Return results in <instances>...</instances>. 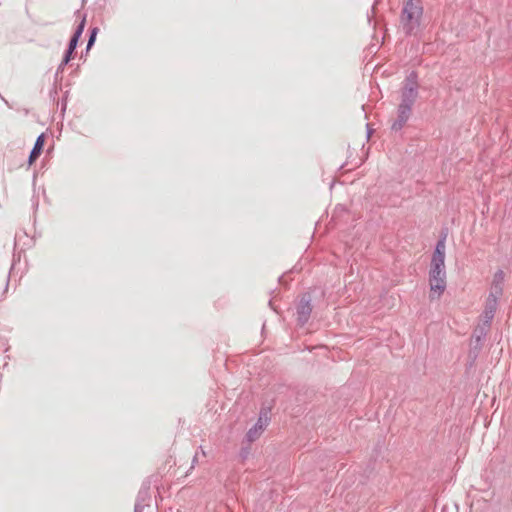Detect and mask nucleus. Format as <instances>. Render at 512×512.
<instances>
[{"label":"nucleus","mask_w":512,"mask_h":512,"mask_svg":"<svg viewBox=\"0 0 512 512\" xmlns=\"http://www.w3.org/2000/svg\"><path fill=\"white\" fill-rule=\"evenodd\" d=\"M412 112V107L408 106L406 104H399L398 111H397V118L392 124V129L394 131L401 130L402 127L406 124L408 119L410 118Z\"/></svg>","instance_id":"nucleus-5"},{"label":"nucleus","mask_w":512,"mask_h":512,"mask_svg":"<svg viewBox=\"0 0 512 512\" xmlns=\"http://www.w3.org/2000/svg\"><path fill=\"white\" fill-rule=\"evenodd\" d=\"M84 27H85V17H82L80 23L78 24L73 36L71 37L70 39V42H69V45H68V49H71L72 51H74L77 47V44H78V41L83 33V30H84Z\"/></svg>","instance_id":"nucleus-8"},{"label":"nucleus","mask_w":512,"mask_h":512,"mask_svg":"<svg viewBox=\"0 0 512 512\" xmlns=\"http://www.w3.org/2000/svg\"><path fill=\"white\" fill-rule=\"evenodd\" d=\"M73 52L71 49H67L65 55H64V58H65V62H69L72 58V55H73Z\"/></svg>","instance_id":"nucleus-14"},{"label":"nucleus","mask_w":512,"mask_h":512,"mask_svg":"<svg viewBox=\"0 0 512 512\" xmlns=\"http://www.w3.org/2000/svg\"><path fill=\"white\" fill-rule=\"evenodd\" d=\"M418 96V76L415 72H411L404 81L401 91V104L413 106Z\"/></svg>","instance_id":"nucleus-3"},{"label":"nucleus","mask_w":512,"mask_h":512,"mask_svg":"<svg viewBox=\"0 0 512 512\" xmlns=\"http://www.w3.org/2000/svg\"><path fill=\"white\" fill-rule=\"evenodd\" d=\"M69 62H65V58H63L61 64L58 67V70H63L64 66H66Z\"/></svg>","instance_id":"nucleus-15"},{"label":"nucleus","mask_w":512,"mask_h":512,"mask_svg":"<svg viewBox=\"0 0 512 512\" xmlns=\"http://www.w3.org/2000/svg\"><path fill=\"white\" fill-rule=\"evenodd\" d=\"M446 236L438 240L429 270V279L446 278L445 270V251H446Z\"/></svg>","instance_id":"nucleus-2"},{"label":"nucleus","mask_w":512,"mask_h":512,"mask_svg":"<svg viewBox=\"0 0 512 512\" xmlns=\"http://www.w3.org/2000/svg\"><path fill=\"white\" fill-rule=\"evenodd\" d=\"M430 298H439L446 289V278L429 279Z\"/></svg>","instance_id":"nucleus-7"},{"label":"nucleus","mask_w":512,"mask_h":512,"mask_svg":"<svg viewBox=\"0 0 512 512\" xmlns=\"http://www.w3.org/2000/svg\"><path fill=\"white\" fill-rule=\"evenodd\" d=\"M423 6L421 0H404L400 22L406 34H414L422 20Z\"/></svg>","instance_id":"nucleus-1"},{"label":"nucleus","mask_w":512,"mask_h":512,"mask_svg":"<svg viewBox=\"0 0 512 512\" xmlns=\"http://www.w3.org/2000/svg\"><path fill=\"white\" fill-rule=\"evenodd\" d=\"M97 30H98L97 28H94V29L91 31V35H90V37H89L88 44H87V48H88V49L93 45V43H94V41H95V37H96V34H97Z\"/></svg>","instance_id":"nucleus-13"},{"label":"nucleus","mask_w":512,"mask_h":512,"mask_svg":"<svg viewBox=\"0 0 512 512\" xmlns=\"http://www.w3.org/2000/svg\"><path fill=\"white\" fill-rule=\"evenodd\" d=\"M503 281H504V272L502 270H499L494 275L491 292H493L497 296L501 295Z\"/></svg>","instance_id":"nucleus-10"},{"label":"nucleus","mask_w":512,"mask_h":512,"mask_svg":"<svg viewBox=\"0 0 512 512\" xmlns=\"http://www.w3.org/2000/svg\"><path fill=\"white\" fill-rule=\"evenodd\" d=\"M312 306L310 299L303 297L297 306V322L299 325H305L311 315Z\"/></svg>","instance_id":"nucleus-6"},{"label":"nucleus","mask_w":512,"mask_h":512,"mask_svg":"<svg viewBox=\"0 0 512 512\" xmlns=\"http://www.w3.org/2000/svg\"><path fill=\"white\" fill-rule=\"evenodd\" d=\"M484 327H485V325H484V322H483L481 325H479V326L475 329L473 336L476 338V340H477V341H480V339L486 335V333H485V334H482V333H481V330H482V328H484Z\"/></svg>","instance_id":"nucleus-12"},{"label":"nucleus","mask_w":512,"mask_h":512,"mask_svg":"<svg viewBox=\"0 0 512 512\" xmlns=\"http://www.w3.org/2000/svg\"><path fill=\"white\" fill-rule=\"evenodd\" d=\"M498 297L499 296L495 295L493 292H490V294L486 300L485 309L482 314L484 325H485V327L482 328V330H481L482 334L487 333V331L490 327L491 321L494 318V315H495V312L497 309V304H498Z\"/></svg>","instance_id":"nucleus-4"},{"label":"nucleus","mask_w":512,"mask_h":512,"mask_svg":"<svg viewBox=\"0 0 512 512\" xmlns=\"http://www.w3.org/2000/svg\"><path fill=\"white\" fill-rule=\"evenodd\" d=\"M44 141H45V138H44V135L41 134L38 136V138L36 139V142L34 144V147L30 153V156H29V163H33L37 158L38 156L40 155L41 151H42V148H43V145H44Z\"/></svg>","instance_id":"nucleus-9"},{"label":"nucleus","mask_w":512,"mask_h":512,"mask_svg":"<svg viewBox=\"0 0 512 512\" xmlns=\"http://www.w3.org/2000/svg\"><path fill=\"white\" fill-rule=\"evenodd\" d=\"M263 430H264L263 425L259 421L253 428H251L248 431V433H247L248 440L255 441L261 435Z\"/></svg>","instance_id":"nucleus-11"}]
</instances>
